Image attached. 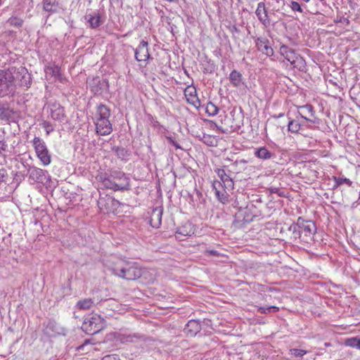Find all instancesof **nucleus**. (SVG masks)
<instances>
[{
	"label": "nucleus",
	"instance_id": "20",
	"mask_svg": "<svg viewBox=\"0 0 360 360\" xmlns=\"http://www.w3.org/2000/svg\"><path fill=\"white\" fill-rule=\"evenodd\" d=\"M162 214V207H157L153 210L150 214V223L153 228L158 229L161 225Z\"/></svg>",
	"mask_w": 360,
	"mask_h": 360
},
{
	"label": "nucleus",
	"instance_id": "17",
	"mask_svg": "<svg viewBox=\"0 0 360 360\" xmlns=\"http://www.w3.org/2000/svg\"><path fill=\"white\" fill-rule=\"evenodd\" d=\"M255 14L260 22H262L264 26L270 25L267 10L264 2H259L258 4Z\"/></svg>",
	"mask_w": 360,
	"mask_h": 360
},
{
	"label": "nucleus",
	"instance_id": "7",
	"mask_svg": "<svg viewBox=\"0 0 360 360\" xmlns=\"http://www.w3.org/2000/svg\"><path fill=\"white\" fill-rule=\"evenodd\" d=\"M36 154L44 165L51 163V156L49 152L46 145L43 139L35 136L32 141Z\"/></svg>",
	"mask_w": 360,
	"mask_h": 360
},
{
	"label": "nucleus",
	"instance_id": "35",
	"mask_svg": "<svg viewBox=\"0 0 360 360\" xmlns=\"http://www.w3.org/2000/svg\"><path fill=\"white\" fill-rule=\"evenodd\" d=\"M13 175V182L15 183L17 185H19L27 176L25 171L21 172H12Z\"/></svg>",
	"mask_w": 360,
	"mask_h": 360
},
{
	"label": "nucleus",
	"instance_id": "15",
	"mask_svg": "<svg viewBox=\"0 0 360 360\" xmlns=\"http://www.w3.org/2000/svg\"><path fill=\"white\" fill-rule=\"evenodd\" d=\"M194 233L193 225L189 221H186L176 229L175 236L178 240H183L184 237L191 236Z\"/></svg>",
	"mask_w": 360,
	"mask_h": 360
},
{
	"label": "nucleus",
	"instance_id": "18",
	"mask_svg": "<svg viewBox=\"0 0 360 360\" xmlns=\"http://www.w3.org/2000/svg\"><path fill=\"white\" fill-rule=\"evenodd\" d=\"M201 330V325L198 321L190 320L184 328L187 336L194 337Z\"/></svg>",
	"mask_w": 360,
	"mask_h": 360
},
{
	"label": "nucleus",
	"instance_id": "28",
	"mask_svg": "<svg viewBox=\"0 0 360 360\" xmlns=\"http://www.w3.org/2000/svg\"><path fill=\"white\" fill-rule=\"evenodd\" d=\"M304 126V123L300 122L298 120H290L288 124V129L291 133H298L301 127Z\"/></svg>",
	"mask_w": 360,
	"mask_h": 360
},
{
	"label": "nucleus",
	"instance_id": "34",
	"mask_svg": "<svg viewBox=\"0 0 360 360\" xmlns=\"http://www.w3.org/2000/svg\"><path fill=\"white\" fill-rule=\"evenodd\" d=\"M11 177L6 168L0 169V186L2 184H8Z\"/></svg>",
	"mask_w": 360,
	"mask_h": 360
},
{
	"label": "nucleus",
	"instance_id": "4",
	"mask_svg": "<svg viewBox=\"0 0 360 360\" xmlns=\"http://www.w3.org/2000/svg\"><path fill=\"white\" fill-rule=\"evenodd\" d=\"M16 91V84L12 75L11 68L0 71V96H13Z\"/></svg>",
	"mask_w": 360,
	"mask_h": 360
},
{
	"label": "nucleus",
	"instance_id": "12",
	"mask_svg": "<svg viewBox=\"0 0 360 360\" xmlns=\"http://www.w3.org/2000/svg\"><path fill=\"white\" fill-rule=\"evenodd\" d=\"M255 46L257 50L262 54L271 57L274 55V49L270 45L269 40L266 37H257L255 40Z\"/></svg>",
	"mask_w": 360,
	"mask_h": 360
},
{
	"label": "nucleus",
	"instance_id": "2",
	"mask_svg": "<svg viewBox=\"0 0 360 360\" xmlns=\"http://www.w3.org/2000/svg\"><path fill=\"white\" fill-rule=\"evenodd\" d=\"M288 231L292 233L295 239L300 238L302 240L309 243L313 239L316 232V226L313 221L304 220L302 217H299L296 223H293L289 226Z\"/></svg>",
	"mask_w": 360,
	"mask_h": 360
},
{
	"label": "nucleus",
	"instance_id": "39",
	"mask_svg": "<svg viewBox=\"0 0 360 360\" xmlns=\"http://www.w3.org/2000/svg\"><path fill=\"white\" fill-rule=\"evenodd\" d=\"M205 110L208 115L214 116L217 114L219 108L213 103L209 102L206 105Z\"/></svg>",
	"mask_w": 360,
	"mask_h": 360
},
{
	"label": "nucleus",
	"instance_id": "61",
	"mask_svg": "<svg viewBox=\"0 0 360 360\" xmlns=\"http://www.w3.org/2000/svg\"><path fill=\"white\" fill-rule=\"evenodd\" d=\"M321 1H323V0H320Z\"/></svg>",
	"mask_w": 360,
	"mask_h": 360
},
{
	"label": "nucleus",
	"instance_id": "21",
	"mask_svg": "<svg viewBox=\"0 0 360 360\" xmlns=\"http://www.w3.org/2000/svg\"><path fill=\"white\" fill-rule=\"evenodd\" d=\"M85 19L89 23L90 27L96 29L103 23L102 17L98 13H94L93 14H86Z\"/></svg>",
	"mask_w": 360,
	"mask_h": 360
},
{
	"label": "nucleus",
	"instance_id": "50",
	"mask_svg": "<svg viewBox=\"0 0 360 360\" xmlns=\"http://www.w3.org/2000/svg\"><path fill=\"white\" fill-rule=\"evenodd\" d=\"M90 342V340H86L84 342L77 347L78 351L83 350L84 347Z\"/></svg>",
	"mask_w": 360,
	"mask_h": 360
},
{
	"label": "nucleus",
	"instance_id": "23",
	"mask_svg": "<svg viewBox=\"0 0 360 360\" xmlns=\"http://www.w3.org/2000/svg\"><path fill=\"white\" fill-rule=\"evenodd\" d=\"M100 181L101 182L102 185L105 188L112 189L113 191H117V184H116L114 182V181L112 180L110 173L109 175H107V174H105L104 175L101 176Z\"/></svg>",
	"mask_w": 360,
	"mask_h": 360
},
{
	"label": "nucleus",
	"instance_id": "8",
	"mask_svg": "<svg viewBox=\"0 0 360 360\" xmlns=\"http://www.w3.org/2000/svg\"><path fill=\"white\" fill-rule=\"evenodd\" d=\"M281 54L288 60L294 68L301 69L304 66L303 58L297 53L295 51L286 45H282L280 47Z\"/></svg>",
	"mask_w": 360,
	"mask_h": 360
},
{
	"label": "nucleus",
	"instance_id": "30",
	"mask_svg": "<svg viewBox=\"0 0 360 360\" xmlns=\"http://www.w3.org/2000/svg\"><path fill=\"white\" fill-rule=\"evenodd\" d=\"M44 9L50 13H56L58 11V5L56 0H44Z\"/></svg>",
	"mask_w": 360,
	"mask_h": 360
},
{
	"label": "nucleus",
	"instance_id": "26",
	"mask_svg": "<svg viewBox=\"0 0 360 360\" xmlns=\"http://www.w3.org/2000/svg\"><path fill=\"white\" fill-rule=\"evenodd\" d=\"M254 154L257 158L264 160H269L274 156V155L265 147L256 148Z\"/></svg>",
	"mask_w": 360,
	"mask_h": 360
},
{
	"label": "nucleus",
	"instance_id": "53",
	"mask_svg": "<svg viewBox=\"0 0 360 360\" xmlns=\"http://www.w3.org/2000/svg\"><path fill=\"white\" fill-rule=\"evenodd\" d=\"M342 19H343V21H345V22L349 23V20L347 18H342Z\"/></svg>",
	"mask_w": 360,
	"mask_h": 360
},
{
	"label": "nucleus",
	"instance_id": "40",
	"mask_svg": "<svg viewBox=\"0 0 360 360\" xmlns=\"http://www.w3.org/2000/svg\"><path fill=\"white\" fill-rule=\"evenodd\" d=\"M278 310H279V308L276 306H271V307H259L257 309V311L260 312L261 314H267L271 312H277V311H278Z\"/></svg>",
	"mask_w": 360,
	"mask_h": 360
},
{
	"label": "nucleus",
	"instance_id": "11",
	"mask_svg": "<svg viewBox=\"0 0 360 360\" xmlns=\"http://www.w3.org/2000/svg\"><path fill=\"white\" fill-rule=\"evenodd\" d=\"M110 174L112 180L116 184H117V190L126 191L129 188V179L123 172L113 170L110 172Z\"/></svg>",
	"mask_w": 360,
	"mask_h": 360
},
{
	"label": "nucleus",
	"instance_id": "13",
	"mask_svg": "<svg viewBox=\"0 0 360 360\" xmlns=\"http://www.w3.org/2000/svg\"><path fill=\"white\" fill-rule=\"evenodd\" d=\"M50 114L53 120L59 122H63L66 119L64 108L57 102L49 105Z\"/></svg>",
	"mask_w": 360,
	"mask_h": 360
},
{
	"label": "nucleus",
	"instance_id": "44",
	"mask_svg": "<svg viewBox=\"0 0 360 360\" xmlns=\"http://www.w3.org/2000/svg\"><path fill=\"white\" fill-rule=\"evenodd\" d=\"M290 7L294 11H298L300 13H303V9H302L301 5L297 1H292L290 2Z\"/></svg>",
	"mask_w": 360,
	"mask_h": 360
},
{
	"label": "nucleus",
	"instance_id": "55",
	"mask_svg": "<svg viewBox=\"0 0 360 360\" xmlns=\"http://www.w3.org/2000/svg\"><path fill=\"white\" fill-rule=\"evenodd\" d=\"M276 191H277V188H272L271 189V192H274V193H275Z\"/></svg>",
	"mask_w": 360,
	"mask_h": 360
},
{
	"label": "nucleus",
	"instance_id": "27",
	"mask_svg": "<svg viewBox=\"0 0 360 360\" xmlns=\"http://www.w3.org/2000/svg\"><path fill=\"white\" fill-rule=\"evenodd\" d=\"M185 96H190V98L187 99L190 103H192L195 106H196V103L200 105V101L196 97V89L194 87H187L185 89Z\"/></svg>",
	"mask_w": 360,
	"mask_h": 360
},
{
	"label": "nucleus",
	"instance_id": "10",
	"mask_svg": "<svg viewBox=\"0 0 360 360\" xmlns=\"http://www.w3.org/2000/svg\"><path fill=\"white\" fill-rule=\"evenodd\" d=\"M19 112L10 108L8 104L0 103V120L8 122H17Z\"/></svg>",
	"mask_w": 360,
	"mask_h": 360
},
{
	"label": "nucleus",
	"instance_id": "9",
	"mask_svg": "<svg viewBox=\"0 0 360 360\" xmlns=\"http://www.w3.org/2000/svg\"><path fill=\"white\" fill-rule=\"evenodd\" d=\"M28 179L30 184H44L49 179L48 172L42 169L32 166L28 167Z\"/></svg>",
	"mask_w": 360,
	"mask_h": 360
},
{
	"label": "nucleus",
	"instance_id": "5",
	"mask_svg": "<svg viewBox=\"0 0 360 360\" xmlns=\"http://www.w3.org/2000/svg\"><path fill=\"white\" fill-rule=\"evenodd\" d=\"M105 327V321L103 318L96 314H93L86 317L82 325V329L88 335L98 333Z\"/></svg>",
	"mask_w": 360,
	"mask_h": 360
},
{
	"label": "nucleus",
	"instance_id": "51",
	"mask_svg": "<svg viewBox=\"0 0 360 360\" xmlns=\"http://www.w3.org/2000/svg\"><path fill=\"white\" fill-rule=\"evenodd\" d=\"M214 68L213 66H209L208 68H205L204 69L205 73H212L214 71Z\"/></svg>",
	"mask_w": 360,
	"mask_h": 360
},
{
	"label": "nucleus",
	"instance_id": "56",
	"mask_svg": "<svg viewBox=\"0 0 360 360\" xmlns=\"http://www.w3.org/2000/svg\"><path fill=\"white\" fill-rule=\"evenodd\" d=\"M282 116H283V113H281V114H279V115H278V117H282Z\"/></svg>",
	"mask_w": 360,
	"mask_h": 360
},
{
	"label": "nucleus",
	"instance_id": "1",
	"mask_svg": "<svg viewBox=\"0 0 360 360\" xmlns=\"http://www.w3.org/2000/svg\"><path fill=\"white\" fill-rule=\"evenodd\" d=\"M103 265L113 275L127 281L136 280L142 275L141 269L136 263L127 260L111 258L105 260Z\"/></svg>",
	"mask_w": 360,
	"mask_h": 360
},
{
	"label": "nucleus",
	"instance_id": "37",
	"mask_svg": "<svg viewBox=\"0 0 360 360\" xmlns=\"http://www.w3.org/2000/svg\"><path fill=\"white\" fill-rule=\"evenodd\" d=\"M345 345L347 346L360 349V338L359 337H354V338H347L345 340Z\"/></svg>",
	"mask_w": 360,
	"mask_h": 360
},
{
	"label": "nucleus",
	"instance_id": "36",
	"mask_svg": "<svg viewBox=\"0 0 360 360\" xmlns=\"http://www.w3.org/2000/svg\"><path fill=\"white\" fill-rule=\"evenodd\" d=\"M15 167L18 169L17 172L25 171V173L28 174V167H30L31 165H30L25 160L21 158L19 161L17 162Z\"/></svg>",
	"mask_w": 360,
	"mask_h": 360
},
{
	"label": "nucleus",
	"instance_id": "58",
	"mask_svg": "<svg viewBox=\"0 0 360 360\" xmlns=\"http://www.w3.org/2000/svg\"><path fill=\"white\" fill-rule=\"evenodd\" d=\"M305 2H309L310 0H303Z\"/></svg>",
	"mask_w": 360,
	"mask_h": 360
},
{
	"label": "nucleus",
	"instance_id": "59",
	"mask_svg": "<svg viewBox=\"0 0 360 360\" xmlns=\"http://www.w3.org/2000/svg\"><path fill=\"white\" fill-rule=\"evenodd\" d=\"M343 20L342 18L340 19L339 22H342Z\"/></svg>",
	"mask_w": 360,
	"mask_h": 360
},
{
	"label": "nucleus",
	"instance_id": "3",
	"mask_svg": "<svg viewBox=\"0 0 360 360\" xmlns=\"http://www.w3.org/2000/svg\"><path fill=\"white\" fill-rule=\"evenodd\" d=\"M96 129L98 134L106 136L112 131V126L109 121L110 108L104 104H100L96 108Z\"/></svg>",
	"mask_w": 360,
	"mask_h": 360
},
{
	"label": "nucleus",
	"instance_id": "6",
	"mask_svg": "<svg viewBox=\"0 0 360 360\" xmlns=\"http://www.w3.org/2000/svg\"><path fill=\"white\" fill-rule=\"evenodd\" d=\"M11 70L16 86L18 85L25 89H28L31 86L32 76L25 67H11Z\"/></svg>",
	"mask_w": 360,
	"mask_h": 360
},
{
	"label": "nucleus",
	"instance_id": "16",
	"mask_svg": "<svg viewBox=\"0 0 360 360\" xmlns=\"http://www.w3.org/2000/svg\"><path fill=\"white\" fill-rule=\"evenodd\" d=\"M148 46V42L144 40L140 42L139 46L135 50V58L137 61H146L150 58Z\"/></svg>",
	"mask_w": 360,
	"mask_h": 360
},
{
	"label": "nucleus",
	"instance_id": "29",
	"mask_svg": "<svg viewBox=\"0 0 360 360\" xmlns=\"http://www.w3.org/2000/svg\"><path fill=\"white\" fill-rule=\"evenodd\" d=\"M94 304V301L92 299L86 298L79 300L76 304V307L81 310H87L91 309Z\"/></svg>",
	"mask_w": 360,
	"mask_h": 360
},
{
	"label": "nucleus",
	"instance_id": "60",
	"mask_svg": "<svg viewBox=\"0 0 360 360\" xmlns=\"http://www.w3.org/2000/svg\"><path fill=\"white\" fill-rule=\"evenodd\" d=\"M111 1H117V0H110Z\"/></svg>",
	"mask_w": 360,
	"mask_h": 360
},
{
	"label": "nucleus",
	"instance_id": "48",
	"mask_svg": "<svg viewBox=\"0 0 360 360\" xmlns=\"http://www.w3.org/2000/svg\"><path fill=\"white\" fill-rule=\"evenodd\" d=\"M47 70H50L53 76L59 75V68L58 67L55 68H47Z\"/></svg>",
	"mask_w": 360,
	"mask_h": 360
},
{
	"label": "nucleus",
	"instance_id": "14",
	"mask_svg": "<svg viewBox=\"0 0 360 360\" xmlns=\"http://www.w3.org/2000/svg\"><path fill=\"white\" fill-rule=\"evenodd\" d=\"M297 113L306 121L311 123H316L315 120L312 119L315 118V110L311 105L307 104L305 105L298 107Z\"/></svg>",
	"mask_w": 360,
	"mask_h": 360
},
{
	"label": "nucleus",
	"instance_id": "32",
	"mask_svg": "<svg viewBox=\"0 0 360 360\" xmlns=\"http://www.w3.org/2000/svg\"><path fill=\"white\" fill-rule=\"evenodd\" d=\"M112 151L117 157L121 160H126V158L129 155V151L124 147H113Z\"/></svg>",
	"mask_w": 360,
	"mask_h": 360
},
{
	"label": "nucleus",
	"instance_id": "43",
	"mask_svg": "<svg viewBox=\"0 0 360 360\" xmlns=\"http://www.w3.org/2000/svg\"><path fill=\"white\" fill-rule=\"evenodd\" d=\"M290 353L292 355L298 357L302 356L303 355L306 354L307 353V351L301 349L293 348L290 349Z\"/></svg>",
	"mask_w": 360,
	"mask_h": 360
},
{
	"label": "nucleus",
	"instance_id": "31",
	"mask_svg": "<svg viewBox=\"0 0 360 360\" xmlns=\"http://www.w3.org/2000/svg\"><path fill=\"white\" fill-rule=\"evenodd\" d=\"M24 20L22 18L18 17L17 15H12L7 20V23L10 26L20 28L22 26Z\"/></svg>",
	"mask_w": 360,
	"mask_h": 360
},
{
	"label": "nucleus",
	"instance_id": "19",
	"mask_svg": "<svg viewBox=\"0 0 360 360\" xmlns=\"http://www.w3.org/2000/svg\"><path fill=\"white\" fill-rule=\"evenodd\" d=\"M217 176L220 179L221 186H224L225 188L228 190H232L233 188V181L232 179L226 174L224 169H217L216 170Z\"/></svg>",
	"mask_w": 360,
	"mask_h": 360
},
{
	"label": "nucleus",
	"instance_id": "57",
	"mask_svg": "<svg viewBox=\"0 0 360 360\" xmlns=\"http://www.w3.org/2000/svg\"><path fill=\"white\" fill-rule=\"evenodd\" d=\"M325 345L328 347V346H330V343H328V342H326V343H325Z\"/></svg>",
	"mask_w": 360,
	"mask_h": 360
},
{
	"label": "nucleus",
	"instance_id": "24",
	"mask_svg": "<svg viewBox=\"0 0 360 360\" xmlns=\"http://www.w3.org/2000/svg\"><path fill=\"white\" fill-rule=\"evenodd\" d=\"M229 79L231 84L234 87H239L243 84L242 74L236 70L231 71V72L229 75Z\"/></svg>",
	"mask_w": 360,
	"mask_h": 360
},
{
	"label": "nucleus",
	"instance_id": "52",
	"mask_svg": "<svg viewBox=\"0 0 360 360\" xmlns=\"http://www.w3.org/2000/svg\"><path fill=\"white\" fill-rule=\"evenodd\" d=\"M5 153L4 151H3V150H1L0 149V157H1V158H4V160H6V155H5V153Z\"/></svg>",
	"mask_w": 360,
	"mask_h": 360
},
{
	"label": "nucleus",
	"instance_id": "22",
	"mask_svg": "<svg viewBox=\"0 0 360 360\" xmlns=\"http://www.w3.org/2000/svg\"><path fill=\"white\" fill-rule=\"evenodd\" d=\"M44 333L50 337L59 334V327L54 321L49 320L44 326Z\"/></svg>",
	"mask_w": 360,
	"mask_h": 360
},
{
	"label": "nucleus",
	"instance_id": "25",
	"mask_svg": "<svg viewBox=\"0 0 360 360\" xmlns=\"http://www.w3.org/2000/svg\"><path fill=\"white\" fill-rule=\"evenodd\" d=\"M90 89L94 94H101L103 89V83L98 77L93 78L89 82Z\"/></svg>",
	"mask_w": 360,
	"mask_h": 360
},
{
	"label": "nucleus",
	"instance_id": "49",
	"mask_svg": "<svg viewBox=\"0 0 360 360\" xmlns=\"http://www.w3.org/2000/svg\"><path fill=\"white\" fill-rule=\"evenodd\" d=\"M207 252L210 255H212V256H216V257H218L219 256V253L218 251L217 250H207Z\"/></svg>",
	"mask_w": 360,
	"mask_h": 360
},
{
	"label": "nucleus",
	"instance_id": "33",
	"mask_svg": "<svg viewBox=\"0 0 360 360\" xmlns=\"http://www.w3.org/2000/svg\"><path fill=\"white\" fill-rule=\"evenodd\" d=\"M217 186L219 187L221 186V182H214L213 184V188L215 190L216 195L217 196L218 199L223 203H225L227 200V194L225 191L221 192L217 189Z\"/></svg>",
	"mask_w": 360,
	"mask_h": 360
},
{
	"label": "nucleus",
	"instance_id": "54",
	"mask_svg": "<svg viewBox=\"0 0 360 360\" xmlns=\"http://www.w3.org/2000/svg\"><path fill=\"white\" fill-rule=\"evenodd\" d=\"M239 162H240V163H247V161H246V160H240Z\"/></svg>",
	"mask_w": 360,
	"mask_h": 360
},
{
	"label": "nucleus",
	"instance_id": "47",
	"mask_svg": "<svg viewBox=\"0 0 360 360\" xmlns=\"http://www.w3.org/2000/svg\"><path fill=\"white\" fill-rule=\"evenodd\" d=\"M167 139L169 143L173 145L176 148H181L180 146L174 141V139L172 136H167Z\"/></svg>",
	"mask_w": 360,
	"mask_h": 360
},
{
	"label": "nucleus",
	"instance_id": "38",
	"mask_svg": "<svg viewBox=\"0 0 360 360\" xmlns=\"http://www.w3.org/2000/svg\"><path fill=\"white\" fill-rule=\"evenodd\" d=\"M333 179L335 181V185L333 186V188H337L338 187H339L340 185H342L344 183L347 184L349 186L352 184V182L349 179H347V178H340V177L333 176Z\"/></svg>",
	"mask_w": 360,
	"mask_h": 360
},
{
	"label": "nucleus",
	"instance_id": "41",
	"mask_svg": "<svg viewBox=\"0 0 360 360\" xmlns=\"http://www.w3.org/2000/svg\"><path fill=\"white\" fill-rule=\"evenodd\" d=\"M8 144L5 140V131L3 129H0V149L6 152Z\"/></svg>",
	"mask_w": 360,
	"mask_h": 360
},
{
	"label": "nucleus",
	"instance_id": "46",
	"mask_svg": "<svg viewBox=\"0 0 360 360\" xmlns=\"http://www.w3.org/2000/svg\"><path fill=\"white\" fill-rule=\"evenodd\" d=\"M101 360H121L119 355L116 354H108L103 356Z\"/></svg>",
	"mask_w": 360,
	"mask_h": 360
},
{
	"label": "nucleus",
	"instance_id": "45",
	"mask_svg": "<svg viewBox=\"0 0 360 360\" xmlns=\"http://www.w3.org/2000/svg\"><path fill=\"white\" fill-rule=\"evenodd\" d=\"M41 125L46 130V134H49L51 131H53V127L52 126V124L50 122L44 121L41 123Z\"/></svg>",
	"mask_w": 360,
	"mask_h": 360
},
{
	"label": "nucleus",
	"instance_id": "42",
	"mask_svg": "<svg viewBox=\"0 0 360 360\" xmlns=\"http://www.w3.org/2000/svg\"><path fill=\"white\" fill-rule=\"evenodd\" d=\"M201 141L206 145L212 146H214V142L215 139L211 135L203 134L201 138Z\"/></svg>",
	"mask_w": 360,
	"mask_h": 360
}]
</instances>
